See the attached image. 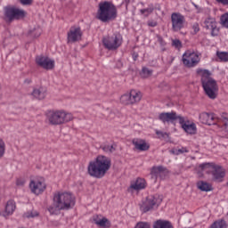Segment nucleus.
I'll use <instances>...</instances> for the list:
<instances>
[{
  "label": "nucleus",
  "mask_w": 228,
  "mask_h": 228,
  "mask_svg": "<svg viewBox=\"0 0 228 228\" xmlns=\"http://www.w3.org/2000/svg\"><path fill=\"white\" fill-rule=\"evenodd\" d=\"M110 168L111 159L104 155H99L94 160L89 162L87 174L90 177L102 179Z\"/></svg>",
  "instance_id": "f03ea898"
},
{
  "label": "nucleus",
  "mask_w": 228,
  "mask_h": 228,
  "mask_svg": "<svg viewBox=\"0 0 228 228\" xmlns=\"http://www.w3.org/2000/svg\"><path fill=\"white\" fill-rule=\"evenodd\" d=\"M210 228H227V224L224 220H218L214 222Z\"/></svg>",
  "instance_id": "c85d7f7f"
},
{
  "label": "nucleus",
  "mask_w": 228,
  "mask_h": 228,
  "mask_svg": "<svg viewBox=\"0 0 228 228\" xmlns=\"http://www.w3.org/2000/svg\"><path fill=\"white\" fill-rule=\"evenodd\" d=\"M142 92L132 89L129 93L121 95L120 102L124 106H134L142 101Z\"/></svg>",
  "instance_id": "0eeeda50"
},
{
  "label": "nucleus",
  "mask_w": 228,
  "mask_h": 228,
  "mask_svg": "<svg viewBox=\"0 0 228 228\" xmlns=\"http://www.w3.org/2000/svg\"><path fill=\"white\" fill-rule=\"evenodd\" d=\"M197 187L199 190H200V191H211V190H213L211 184L204 181L198 182Z\"/></svg>",
  "instance_id": "a878e982"
},
{
  "label": "nucleus",
  "mask_w": 228,
  "mask_h": 228,
  "mask_svg": "<svg viewBox=\"0 0 228 228\" xmlns=\"http://www.w3.org/2000/svg\"><path fill=\"white\" fill-rule=\"evenodd\" d=\"M212 168V180L215 183H224V179H225V169L215 164Z\"/></svg>",
  "instance_id": "dca6fc26"
},
{
  "label": "nucleus",
  "mask_w": 228,
  "mask_h": 228,
  "mask_svg": "<svg viewBox=\"0 0 228 228\" xmlns=\"http://www.w3.org/2000/svg\"><path fill=\"white\" fill-rule=\"evenodd\" d=\"M83 37V32L79 27H71L67 34L68 44H76Z\"/></svg>",
  "instance_id": "9b49d317"
},
{
  "label": "nucleus",
  "mask_w": 228,
  "mask_h": 228,
  "mask_svg": "<svg viewBox=\"0 0 228 228\" xmlns=\"http://www.w3.org/2000/svg\"><path fill=\"white\" fill-rule=\"evenodd\" d=\"M171 153L172 154H175V151H171Z\"/></svg>",
  "instance_id": "8fccbe9b"
},
{
  "label": "nucleus",
  "mask_w": 228,
  "mask_h": 228,
  "mask_svg": "<svg viewBox=\"0 0 228 228\" xmlns=\"http://www.w3.org/2000/svg\"><path fill=\"white\" fill-rule=\"evenodd\" d=\"M192 35H197L200 31V27L199 26V23H194L192 25Z\"/></svg>",
  "instance_id": "a19ab883"
},
{
  "label": "nucleus",
  "mask_w": 228,
  "mask_h": 228,
  "mask_svg": "<svg viewBox=\"0 0 228 228\" xmlns=\"http://www.w3.org/2000/svg\"><path fill=\"white\" fill-rule=\"evenodd\" d=\"M31 83H33V79H31V78H26L24 80L25 85H31Z\"/></svg>",
  "instance_id": "a18cd8bd"
},
{
  "label": "nucleus",
  "mask_w": 228,
  "mask_h": 228,
  "mask_svg": "<svg viewBox=\"0 0 228 228\" xmlns=\"http://www.w3.org/2000/svg\"><path fill=\"white\" fill-rule=\"evenodd\" d=\"M183 118V116L177 115V113L172 112H162L159 115V119H160L163 124H174L175 120Z\"/></svg>",
  "instance_id": "2eb2a0df"
},
{
  "label": "nucleus",
  "mask_w": 228,
  "mask_h": 228,
  "mask_svg": "<svg viewBox=\"0 0 228 228\" xmlns=\"http://www.w3.org/2000/svg\"><path fill=\"white\" fill-rule=\"evenodd\" d=\"M153 228H174L170 221L159 219L153 223Z\"/></svg>",
  "instance_id": "393cba45"
},
{
  "label": "nucleus",
  "mask_w": 228,
  "mask_h": 228,
  "mask_svg": "<svg viewBox=\"0 0 228 228\" xmlns=\"http://www.w3.org/2000/svg\"><path fill=\"white\" fill-rule=\"evenodd\" d=\"M214 166H215V163H203L200 165V168L201 170H206L207 168H213Z\"/></svg>",
  "instance_id": "58836bf2"
},
{
  "label": "nucleus",
  "mask_w": 228,
  "mask_h": 228,
  "mask_svg": "<svg viewBox=\"0 0 228 228\" xmlns=\"http://www.w3.org/2000/svg\"><path fill=\"white\" fill-rule=\"evenodd\" d=\"M152 76V70L149 69V68H142L141 71V77L147 78Z\"/></svg>",
  "instance_id": "7c9ffc66"
},
{
  "label": "nucleus",
  "mask_w": 228,
  "mask_h": 228,
  "mask_svg": "<svg viewBox=\"0 0 228 228\" xmlns=\"http://www.w3.org/2000/svg\"><path fill=\"white\" fill-rule=\"evenodd\" d=\"M184 152H190V151L186 147H182L181 149L175 151V156H179V154H184Z\"/></svg>",
  "instance_id": "ea45409f"
},
{
  "label": "nucleus",
  "mask_w": 228,
  "mask_h": 228,
  "mask_svg": "<svg viewBox=\"0 0 228 228\" xmlns=\"http://www.w3.org/2000/svg\"><path fill=\"white\" fill-rule=\"evenodd\" d=\"M25 218H35V216H38V212L37 210H30L24 214Z\"/></svg>",
  "instance_id": "72a5a7b5"
},
{
  "label": "nucleus",
  "mask_w": 228,
  "mask_h": 228,
  "mask_svg": "<svg viewBox=\"0 0 228 228\" xmlns=\"http://www.w3.org/2000/svg\"><path fill=\"white\" fill-rule=\"evenodd\" d=\"M96 18L102 22H110L117 19V7L111 2H101Z\"/></svg>",
  "instance_id": "39448f33"
},
{
  "label": "nucleus",
  "mask_w": 228,
  "mask_h": 228,
  "mask_svg": "<svg viewBox=\"0 0 228 228\" xmlns=\"http://www.w3.org/2000/svg\"><path fill=\"white\" fill-rule=\"evenodd\" d=\"M205 28L210 29L212 37L218 35V27H216V20L214 18H208L205 20Z\"/></svg>",
  "instance_id": "412c9836"
},
{
  "label": "nucleus",
  "mask_w": 228,
  "mask_h": 228,
  "mask_svg": "<svg viewBox=\"0 0 228 228\" xmlns=\"http://www.w3.org/2000/svg\"><path fill=\"white\" fill-rule=\"evenodd\" d=\"M197 73L201 76V85L206 95L212 100L218 97V84L211 77V72L208 69H198Z\"/></svg>",
  "instance_id": "20e7f679"
},
{
  "label": "nucleus",
  "mask_w": 228,
  "mask_h": 228,
  "mask_svg": "<svg viewBox=\"0 0 228 228\" xmlns=\"http://www.w3.org/2000/svg\"><path fill=\"white\" fill-rule=\"evenodd\" d=\"M216 3H220L221 4H228V0H216Z\"/></svg>",
  "instance_id": "49530a36"
},
{
  "label": "nucleus",
  "mask_w": 228,
  "mask_h": 228,
  "mask_svg": "<svg viewBox=\"0 0 228 228\" xmlns=\"http://www.w3.org/2000/svg\"><path fill=\"white\" fill-rule=\"evenodd\" d=\"M53 201V203L48 207V211L52 215H58L60 211H67L76 205V198L70 192H55Z\"/></svg>",
  "instance_id": "f257e3e1"
},
{
  "label": "nucleus",
  "mask_w": 228,
  "mask_h": 228,
  "mask_svg": "<svg viewBox=\"0 0 228 228\" xmlns=\"http://www.w3.org/2000/svg\"><path fill=\"white\" fill-rule=\"evenodd\" d=\"M29 188L32 193L35 195H40V193H44V191H45L47 185L45 184V181H44V179L31 180Z\"/></svg>",
  "instance_id": "f8f14e48"
},
{
  "label": "nucleus",
  "mask_w": 228,
  "mask_h": 228,
  "mask_svg": "<svg viewBox=\"0 0 228 228\" xmlns=\"http://www.w3.org/2000/svg\"><path fill=\"white\" fill-rule=\"evenodd\" d=\"M182 61L185 67L191 69V67L199 65L200 57H199L197 53L187 51L183 53Z\"/></svg>",
  "instance_id": "1a4fd4ad"
},
{
  "label": "nucleus",
  "mask_w": 228,
  "mask_h": 228,
  "mask_svg": "<svg viewBox=\"0 0 228 228\" xmlns=\"http://www.w3.org/2000/svg\"><path fill=\"white\" fill-rule=\"evenodd\" d=\"M32 95L35 97V99L42 101L45 99V96L47 95V90L44 87L35 88L32 92Z\"/></svg>",
  "instance_id": "b1692460"
},
{
  "label": "nucleus",
  "mask_w": 228,
  "mask_h": 228,
  "mask_svg": "<svg viewBox=\"0 0 228 228\" xmlns=\"http://www.w3.org/2000/svg\"><path fill=\"white\" fill-rule=\"evenodd\" d=\"M18 186H24L26 184V180L24 178H18L16 181Z\"/></svg>",
  "instance_id": "37998d69"
},
{
  "label": "nucleus",
  "mask_w": 228,
  "mask_h": 228,
  "mask_svg": "<svg viewBox=\"0 0 228 228\" xmlns=\"http://www.w3.org/2000/svg\"><path fill=\"white\" fill-rule=\"evenodd\" d=\"M142 15H144L145 17H149L151 13L154 12V7H148L146 9H141L140 10Z\"/></svg>",
  "instance_id": "2f4dec72"
},
{
  "label": "nucleus",
  "mask_w": 228,
  "mask_h": 228,
  "mask_svg": "<svg viewBox=\"0 0 228 228\" xmlns=\"http://www.w3.org/2000/svg\"><path fill=\"white\" fill-rule=\"evenodd\" d=\"M40 35H42V28L40 27H36L28 31V37L31 38H38Z\"/></svg>",
  "instance_id": "cd10ccee"
},
{
  "label": "nucleus",
  "mask_w": 228,
  "mask_h": 228,
  "mask_svg": "<svg viewBox=\"0 0 228 228\" xmlns=\"http://www.w3.org/2000/svg\"><path fill=\"white\" fill-rule=\"evenodd\" d=\"M172 45H173V47H175V49L183 48V43L179 39H173Z\"/></svg>",
  "instance_id": "f704fd0d"
},
{
  "label": "nucleus",
  "mask_w": 228,
  "mask_h": 228,
  "mask_svg": "<svg viewBox=\"0 0 228 228\" xmlns=\"http://www.w3.org/2000/svg\"><path fill=\"white\" fill-rule=\"evenodd\" d=\"M172 31L178 32L183 29L186 24V19L179 12H173L171 14Z\"/></svg>",
  "instance_id": "9d476101"
},
{
  "label": "nucleus",
  "mask_w": 228,
  "mask_h": 228,
  "mask_svg": "<svg viewBox=\"0 0 228 228\" xmlns=\"http://www.w3.org/2000/svg\"><path fill=\"white\" fill-rule=\"evenodd\" d=\"M94 224L96 225H98L99 227H102V228H110V227H111V223L106 217H103V218L99 219V220H95Z\"/></svg>",
  "instance_id": "bb28decb"
},
{
  "label": "nucleus",
  "mask_w": 228,
  "mask_h": 228,
  "mask_svg": "<svg viewBox=\"0 0 228 228\" xmlns=\"http://www.w3.org/2000/svg\"><path fill=\"white\" fill-rule=\"evenodd\" d=\"M161 198L159 196H150L146 199L145 204L142 207V212L147 213L154 208H158L161 204Z\"/></svg>",
  "instance_id": "ddd939ff"
},
{
  "label": "nucleus",
  "mask_w": 228,
  "mask_h": 228,
  "mask_svg": "<svg viewBox=\"0 0 228 228\" xmlns=\"http://www.w3.org/2000/svg\"><path fill=\"white\" fill-rule=\"evenodd\" d=\"M4 152H6V144L4 143V141L0 138V158L4 156Z\"/></svg>",
  "instance_id": "473e14b6"
},
{
  "label": "nucleus",
  "mask_w": 228,
  "mask_h": 228,
  "mask_svg": "<svg viewBox=\"0 0 228 228\" xmlns=\"http://www.w3.org/2000/svg\"><path fill=\"white\" fill-rule=\"evenodd\" d=\"M200 120L202 124H207L208 126H212L216 124V120H218L215 114H209L208 112H202L200 114Z\"/></svg>",
  "instance_id": "aec40b11"
},
{
  "label": "nucleus",
  "mask_w": 228,
  "mask_h": 228,
  "mask_svg": "<svg viewBox=\"0 0 228 228\" xmlns=\"http://www.w3.org/2000/svg\"><path fill=\"white\" fill-rule=\"evenodd\" d=\"M158 42L160 44L162 47H165L167 45V42L163 40V37L159 35H157Z\"/></svg>",
  "instance_id": "79ce46f5"
},
{
  "label": "nucleus",
  "mask_w": 228,
  "mask_h": 228,
  "mask_svg": "<svg viewBox=\"0 0 228 228\" xmlns=\"http://www.w3.org/2000/svg\"><path fill=\"white\" fill-rule=\"evenodd\" d=\"M26 17V11L13 7L6 6L4 9V20L5 22H13V20H20Z\"/></svg>",
  "instance_id": "423d86ee"
},
{
  "label": "nucleus",
  "mask_w": 228,
  "mask_h": 228,
  "mask_svg": "<svg viewBox=\"0 0 228 228\" xmlns=\"http://www.w3.org/2000/svg\"><path fill=\"white\" fill-rule=\"evenodd\" d=\"M179 124L181 125L182 128L187 134H197V126L195 123L190 124V121L186 120L184 117L180 118Z\"/></svg>",
  "instance_id": "a211bd4d"
},
{
  "label": "nucleus",
  "mask_w": 228,
  "mask_h": 228,
  "mask_svg": "<svg viewBox=\"0 0 228 228\" xmlns=\"http://www.w3.org/2000/svg\"><path fill=\"white\" fill-rule=\"evenodd\" d=\"M17 208V205L15 204V200H10L7 201L4 212L1 213L2 216H10L13 215V212Z\"/></svg>",
  "instance_id": "4be33fe9"
},
{
  "label": "nucleus",
  "mask_w": 228,
  "mask_h": 228,
  "mask_svg": "<svg viewBox=\"0 0 228 228\" xmlns=\"http://www.w3.org/2000/svg\"><path fill=\"white\" fill-rule=\"evenodd\" d=\"M147 183L143 178H137L135 182L130 184L129 190H134L135 191H140V190L145 189Z\"/></svg>",
  "instance_id": "5701e85b"
},
{
  "label": "nucleus",
  "mask_w": 228,
  "mask_h": 228,
  "mask_svg": "<svg viewBox=\"0 0 228 228\" xmlns=\"http://www.w3.org/2000/svg\"><path fill=\"white\" fill-rule=\"evenodd\" d=\"M221 23L224 28H228V13L221 16Z\"/></svg>",
  "instance_id": "4c0bfd02"
},
{
  "label": "nucleus",
  "mask_w": 228,
  "mask_h": 228,
  "mask_svg": "<svg viewBox=\"0 0 228 228\" xmlns=\"http://www.w3.org/2000/svg\"><path fill=\"white\" fill-rule=\"evenodd\" d=\"M132 143L134 145L136 151H145L151 149V144H149V142L143 139L134 138L133 139Z\"/></svg>",
  "instance_id": "6ab92c4d"
},
{
  "label": "nucleus",
  "mask_w": 228,
  "mask_h": 228,
  "mask_svg": "<svg viewBox=\"0 0 228 228\" xmlns=\"http://www.w3.org/2000/svg\"><path fill=\"white\" fill-rule=\"evenodd\" d=\"M74 120L72 113L64 110H50L45 112V122L48 126H63Z\"/></svg>",
  "instance_id": "7ed1b4c3"
},
{
  "label": "nucleus",
  "mask_w": 228,
  "mask_h": 228,
  "mask_svg": "<svg viewBox=\"0 0 228 228\" xmlns=\"http://www.w3.org/2000/svg\"><path fill=\"white\" fill-rule=\"evenodd\" d=\"M156 134L159 138H163L164 140H167V138H170V134L167 132L157 131Z\"/></svg>",
  "instance_id": "c9c22d12"
},
{
  "label": "nucleus",
  "mask_w": 228,
  "mask_h": 228,
  "mask_svg": "<svg viewBox=\"0 0 228 228\" xmlns=\"http://www.w3.org/2000/svg\"><path fill=\"white\" fill-rule=\"evenodd\" d=\"M20 2L21 3V4L25 6H28L33 4V0H20Z\"/></svg>",
  "instance_id": "c03bdc74"
},
{
  "label": "nucleus",
  "mask_w": 228,
  "mask_h": 228,
  "mask_svg": "<svg viewBox=\"0 0 228 228\" xmlns=\"http://www.w3.org/2000/svg\"><path fill=\"white\" fill-rule=\"evenodd\" d=\"M132 56H133L134 61H136V60H138V53L134 52Z\"/></svg>",
  "instance_id": "de8ad7c7"
},
{
  "label": "nucleus",
  "mask_w": 228,
  "mask_h": 228,
  "mask_svg": "<svg viewBox=\"0 0 228 228\" xmlns=\"http://www.w3.org/2000/svg\"><path fill=\"white\" fill-rule=\"evenodd\" d=\"M36 63L45 70H53L54 69V61L47 56L38 55L36 57Z\"/></svg>",
  "instance_id": "4468645a"
},
{
  "label": "nucleus",
  "mask_w": 228,
  "mask_h": 228,
  "mask_svg": "<svg viewBox=\"0 0 228 228\" xmlns=\"http://www.w3.org/2000/svg\"><path fill=\"white\" fill-rule=\"evenodd\" d=\"M102 149L104 152H115V147H113V145L107 144L102 146Z\"/></svg>",
  "instance_id": "e433bc0d"
},
{
  "label": "nucleus",
  "mask_w": 228,
  "mask_h": 228,
  "mask_svg": "<svg viewBox=\"0 0 228 228\" xmlns=\"http://www.w3.org/2000/svg\"><path fill=\"white\" fill-rule=\"evenodd\" d=\"M103 45L109 51H115L122 45V35L116 33L102 39Z\"/></svg>",
  "instance_id": "6e6552de"
},
{
  "label": "nucleus",
  "mask_w": 228,
  "mask_h": 228,
  "mask_svg": "<svg viewBox=\"0 0 228 228\" xmlns=\"http://www.w3.org/2000/svg\"><path fill=\"white\" fill-rule=\"evenodd\" d=\"M168 174V169L163 166H154L151 170V175L154 181H158V177L164 179Z\"/></svg>",
  "instance_id": "f3484780"
},
{
  "label": "nucleus",
  "mask_w": 228,
  "mask_h": 228,
  "mask_svg": "<svg viewBox=\"0 0 228 228\" xmlns=\"http://www.w3.org/2000/svg\"><path fill=\"white\" fill-rule=\"evenodd\" d=\"M149 26H151V28H155V26H158V23H156V22H150Z\"/></svg>",
  "instance_id": "09e8293b"
},
{
  "label": "nucleus",
  "mask_w": 228,
  "mask_h": 228,
  "mask_svg": "<svg viewBox=\"0 0 228 228\" xmlns=\"http://www.w3.org/2000/svg\"><path fill=\"white\" fill-rule=\"evenodd\" d=\"M217 58H219L220 61L227 62L228 61V53L227 52H217Z\"/></svg>",
  "instance_id": "c756f323"
}]
</instances>
